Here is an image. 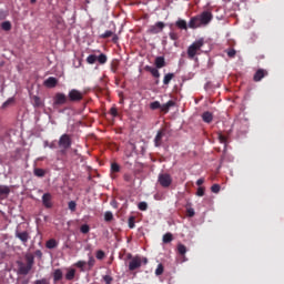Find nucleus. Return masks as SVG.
I'll return each mask as SVG.
<instances>
[{
    "label": "nucleus",
    "mask_w": 284,
    "mask_h": 284,
    "mask_svg": "<svg viewBox=\"0 0 284 284\" xmlns=\"http://www.w3.org/2000/svg\"><path fill=\"white\" fill-rule=\"evenodd\" d=\"M42 203L47 209L52 207V195L50 193H44L42 195Z\"/></svg>",
    "instance_id": "15"
},
{
    "label": "nucleus",
    "mask_w": 284,
    "mask_h": 284,
    "mask_svg": "<svg viewBox=\"0 0 284 284\" xmlns=\"http://www.w3.org/2000/svg\"><path fill=\"white\" fill-rule=\"evenodd\" d=\"M142 263H144V265H148V257H143Z\"/></svg>",
    "instance_id": "61"
},
{
    "label": "nucleus",
    "mask_w": 284,
    "mask_h": 284,
    "mask_svg": "<svg viewBox=\"0 0 284 284\" xmlns=\"http://www.w3.org/2000/svg\"><path fill=\"white\" fill-rule=\"evenodd\" d=\"M1 28L2 30H6L8 32L12 30V24L10 23V21H6V22H2Z\"/></svg>",
    "instance_id": "33"
},
{
    "label": "nucleus",
    "mask_w": 284,
    "mask_h": 284,
    "mask_svg": "<svg viewBox=\"0 0 284 284\" xmlns=\"http://www.w3.org/2000/svg\"><path fill=\"white\" fill-rule=\"evenodd\" d=\"M142 264H143L142 257L139 255L134 256L132 261H130L129 263L130 272H134V270H139V267H141Z\"/></svg>",
    "instance_id": "8"
},
{
    "label": "nucleus",
    "mask_w": 284,
    "mask_h": 284,
    "mask_svg": "<svg viewBox=\"0 0 284 284\" xmlns=\"http://www.w3.org/2000/svg\"><path fill=\"white\" fill-rule=\"evenodd\" d=\"M33 105L34 108H42L43 102L41 101V98H39L38 95L33 97Z\"/></svg>",
    "instance_id": "27"
},
{
    "label": "nucleus",
    "mask_w": 284,
    "mask_h": 284,
    "mask_svg": "<svg viewBox=\"0 0 284 284\" xmlns=\"http://www.w3.org/2000/svg\"><path fill=\"white\" fill-rule=\"evenodd\" d=\"M118 70H119V62H112L111 72H113V74H116Z\"/></svg>",
    "instance_id": "43"
},
{
    "label": "nucleus",
    "mask_w": 284,
    "mask_h": 284,
    "mask_svg": "<svg viewBox=\"0 0 284 284\" xmlns=\"http://www.w3.org/2000/svg\"><path fill=\"white\" fill-rule=\"evenodd\" d=\"M194 214H196L194 212V209H192V207L186 209V216H189V219L194 217Z\"/></svg>",
    "instance_id": "49"
},
{
    "label": "nucleus",
    "mask_w": 284,
    "mask_h": 284,
    "mask_svg": "<svg viewBox=\"0 0 284 284\" xmlns=\"http://www.w3.org/2000/svg\"><path fill=\"white\" fill-rule=\"evenodd\" d=\"M129 227L130 230H134L135 227L134 216L129 217Z\"/></svg>",
    "instance_id": "52"
},
{
    "label": "nucleus",
    "mask_w": 284,
    "mask_h": 284,
    "mask_svg": "<svg viewBox=\"0 0 284 284\" xmlns=\"http://www.w3.org/2000/svg\"><path fill=\"white\" fill-rule=\"evenodd\" d=\"M68 99L71 103H79V101H83V92L72 89L69 91Z\"/></svg>",
    "instance_id": "5"
},
{
    "label": "nucleus",
    "mask_w": 284,
    "mask_h": 284,
    "mask_svg": "<svg viewBox=\"0 0 284 284\" xmlns=\"http://www.w3.org/2000/svg\"><path fill=\"white\" fill-rule=\"evenodd\" d=\"M34 256H37L38 258H43V252H41V250H37L34 252Z\"/></svg>",
    "instance_id": "56"
},
{
    "label": "nucleus",
    "mask_w": 284,
    "mask_h": 284,
    "mask_svg": "<svg viewBox=\"0 0 284 284\" xmlns=\"http://www.w3.org/2000/svg\"><path fill=\"white\" fill-rule=\"evenodd\" d=\"M227 57H230V59H234L236 57V50L234 49H230L227 52H226Z\"/></svg>",
    "instance_id": "50"
},
{
    "label": "nucleus",
    "mask_w": 284,
    "mask_h": 284,
    "mask_svg": "<svg viewBox=\"0 0 284 284\" xmlns=\"http://www.w3.org/2000/svg\"><path fill=\"white\" fill-rule=\"evenodd\" d=\"M33 174L34 176H38V179H43V176H45V170L36 168Z\"/></svg>",
    "instance_id": "24"
},
{
    "label": "nucleus",
    "mask_w": 284,
    "mask_h": 284,
    "mask_svg": "<svg viewBox=\"0 0 284 284\" xmlns=\"http://www.w3.org/2000/svg\"><path fill=\"white\" fill-rule=\"evenodd\" d=\"M98 61V57L94 55V54H90L88 58H87V63H89L90 65H93V63H97Z\"/></svg>",
    "instance_id": "31"
},
{
    "label": "nucleus",
    "mask_w": 284,
    "mask_h": 284,
    "mask_svg": "<svg viewBox=\"0 0 284 284\" xmlns=\"http://www.w3.org/2000/svg\"><path fill=\"white\" fill-rule=\"evenodd\" d=\"M88 265V262L85 261H78L74 266L79 267L80 272H85V266Z\"/></svg>",
    "instance_id": "25"
},
{
    "label": "nucleus",
    "mask_w": 284,
    "mask_h": 284,
    "mask_svg": "<svg viewBox=\"0 0 284 284\" xmlns=\"http://www.w3.org/2000/svg\"><path fill=\"white\" fill-rule=\"evenodd\" d=\"M138 209L141 211V212H145L148 210V202H140L138 204Z\"/></svg>",
    "instance_id": "38"
},
{
    "label": "nucleus",
    "mask_w": 284,
    "mask_h": 284,
    "mask_svg": "<svg viewBox=\"0 0 284 284\" xmlns=\"http://www.w3.org/2000/svg\"><path fill=\"white\" fill-rule=\"evenodd\" d=\"M169 37L172 41H178L179 40V33H176V32H170Z\"/></svg>",
    "instance_id": "53"
},
{
    "label": "nucleus",
    "mask_w": 284,
    "mask_h": 284,
    "mask_svg": "<svg viewBox=\"0 0 284 284\" xmlns=\"http://www.w3.org/2000/svg\"><path fill=\"white\" fill-rule=\"evenodd\" d=\"M267 70H265V69H258L256 72H255V74H254V77H253V80L256 82V83H258V81H263V79H265V77H267Z\"/></svg>",
    "instance_id": "12"
},
{
    "label": "nucleus",
    "mask_w": 284,
    "mask_h": 284,
    "mask_svg": "<svg viewBox=\"0 0 284 284\" xmlns=\"http://www.w3.org/2000/svg\"><path fill=\"white\" fill-rule=\"evenodd\" d=\"M111 172H121V166L118 163H112Z\"/></svg>",
    "instance_id": "45"
},
{
    "label": "nucleus",
    "mask_w": 284,
    "mask_h": 284,
    "mask_svg": "<svg viewBox=\"0 0 284 284\" xmlns=\"http://www.w3.org/2000/svg\"><path fill=\"white\" fill-rule=\"evenodd\" d=\"M12 103H14V98H9L3 104L2 108L6 109L9 105H12Z\"/></svg>",
    "instance_id": "44"
},
{
    "label": "nucleus",
    "mask_w": 284,
    "mask_h": 284,
    "mask_svg": "<svg viewBox=\"0 0 284 284\" xmlns=\"http://www.w3.org/2000/svg\"><path fill=\"white\" fill-rule=\"evenodd\" d=\"M155 84L159 85V80L155 81Z\"/></svg>",
    "instance_id": "64"
},
{
    "label": "nucleus",
    "mask_w": 284,
    "mask_h": 284,
    "mask_svg": "<svg viewBox=\"0 0 284 284\" xmlns=\"http://www.w3.org/2000/svg\"><path fill=\"white\" fill-rule=\"evenodd\" d=\"M163 28H165L164 22H156L154 26H151L146 32L148 34H159L163 32Z\"/></svg>",
    "instance_id": "9"
},
{
    "label": "nucleus",
    "mask_w": 284,
    "mask_h": 284,
    "mask_svg": "<svg viewBox=\"0 0 284 284\" xmlns=\"http://www.w3.org/2000/svg\"><path fill=\"white\" fill-rule=\"evenodd\" d=\"M174 240L172 233H165L163 235V243H172V241Z\"/></svg>",
    "instance_id": "30"
},
{
    "label": "nucleus",
    "mask_w": 284,
    "mask_h": 284,
    "mask_svg": "<svg viewBox=\"0 0 284 284\" xmlns=\"http://www.w3.org/2000/svg\"><path fill=\"white\" fill-rule=\"evenodd\" d=\"M57 83H59V81L54 77H50L44 81L45 88H57Z\"/></svg>",
    "instance_id": "18"
},
{
    "label": "nucleus",
    "mask_w": 284,
    "mask_h": 284,
    "mask_svg": "<svg viewBox=\"0 0 284 284\" xmlns=\"http://www.w3.org/2000/svg\"><path fill=\"white\" fill-rule=\"evenodd\" d=\"M126 258H129V261H132V258H134V256H132V254L129 253V254L126 255Z\"/></svg>",
    "instance_id": "60"
},
{
    "label": "nucleus",
    "mask_w": 284,
    "mask_h": 284,
    "mask_svg": "<svg viewBox=\"0 0 284 284\" xmlns=\"http://www.w3.org/2000/svg\"><path fill=\"white\" fill-rule=\"evenodd\" d=\"M165 132L166 130L164 128L158 131L154 138L155 148H161V145H163V136H165Z\"/></svg>",
    "instance_id": "11"
},
{
    "label": "nucleus",
    "mask_w": 284,
    "mask_h": 284,
    "mask_svg": "<svg viewBox=\"0 0 284 284\" xmlns=\"http://www.w3.org/2000/svg\"><path fill=\"white\" fill-rule=\"evenodd\" d=\"M178 252H179V254H181V256H185V254L187 252V247L183 244H179L178 245Z\"/></svg>",
    "instance_id": "28"
},
{
    "label": "nucleus",
    "mask_w": 284,
    "mask_h": 284,
    "mask_svg": "<svg viewBox=\"0 0 284 284\" xmlns=\"http://www.w3.org/2000/svg\"><path fill=\"white\" fill-rule=\"evenodd\" d=\"M48 146L50 148V150H54V148H57V145H54V143H50Z\"/></svg>",
    "instance_id": "59"
},
{
    "label": "nucleus",
    "mask_w": 284,
    "mask_h": 284,
    "mask_svg": "<svg viewBox=\"0 0 284 284\" xmlns=\"http://www.w3.org/2000/svg\"><path fill=\"white\" fill-rule=\"evenodd\" d=\"M196 195L197 196H205V187L199 186Z\"/></svg>",
    "instance_id": "51"
},
{
    "label": "nucleus",
    "mask_w": 284,
    "mask_h": 284,
    "mask_svg": "<svg viewBox=\"0 0 284 284\" xmlns=\"http://www.w3.org/2000/svg\"><path fill=\"white\" fill-rule=\"evenodd\" d=\"M33 284H50V282L48 281V278H41L37 280Z\"/></svg>",
    "instance_id": "55"
},
{
    "label": "nucleus",
    "mask_w": 284,
    "mask_h": 284,
    "mask_svg": "<svg viewBox=\"0 0 284 284\" xmlns=\"http://www.w3.org/2000/svg\"><path fill=\"white\" fill-rule=\"evenodd\" d=\"M47 250H55V247H59V241L55 239H50L45 242Z\"/></svg>",
    "instance_id": "19"
},
{
    "label": "nucleus",
    "mask_w": 284,
    "mask_h": 284,
    "mask_svg": "<svg viewBox=\"0 0 284 284\" xmlns=\"http://www.w3.org/2000/svg\"><path fill=\"white\" fill-rule=\"evenodd\" d=\"M112 37V41L114 42V43H119V36H116L115 33H113V36H111Z\"/></svg>",
    "instance_id": "57"
},
{
    "label": "nucleus",
    "mask_w": 284,
    "mask_h": 284,
    "mask_svg": "<svg viewBox=\"0 0 284 284\" xmlns=\"http://www.w3.org/2000/svg\"><path fill=\"white\" fill-rule=\"evenodd\" d=\"M114 36V32L112 31H105L104 33H102L100 37L101 39H110V37H113Z\"/></svg>",
    "instance_id": "40"
},
{
    "label": "nucleus",
    "mask_w": 284,
    "mask_h": 284,
    "mask_svg": "<svg viewBox=\"0 0 284 284\" xmlns=\"http://www.w3.org/2000/svg\"><path fill=\"white\" fill-rule=\"evenodd\" d=\"M158 182L162 187H170L172 185V175L169 173L159 174Z\"/></svg>",
    "instance_id": "6"
},
{
    "label": "nucleus",
    "mask_w": 284,
    "mask_h": 284,
    "mask_svg": "<svg viewBox=\"0 0 284 284\" xmlns=\"http://www.w3.org/2000/svg\"><path fill=\"white\" fill-rule=\"evenodd\" d=\"M213 120H214V115L212 114V112L205 111L202 114V121H204V123H212Z\"/></svg>",
    "instance_id": "20"
},
{
    "label": "nucleus",
    "mask_w": 284,
    "mask_h": 284,
    "mask_svg": "<svg viewBox=\"0 0 284 284\" xmlns=\"http://www.w3.org/2000/svg\"><path fill=\"white\" fill-rule=\"evenodd\" d=\"M110 114H111V116L116 118V116H119V110L115 106H112L110 109Z\"/></svg>",
    "instance_id": "46"
},
{
    "label": "nucleus",
    "mask_w": 284,
    "mask_h": 284,
    "mask_svg": "<svg viewBox=\"0 0 284 284\" xmlns=\"http://www.w3.org/2000/svg\"><path fill=\"white\" fill-rule=\"evenodd\" d=\"M205 45V40L203 38L194 41L189 48H187V57L189 59H194L196 54H201V48Z\"/></svg>",
    "instance_id": "3"
},
{
    "label": "nucleus",
    "mask_w": 284,
    "mask_h": 284,
    "mask_svg": "<svg viewBox=\"0 0 284 284\" xmlns=\"http://www.w3.org/2000/svg\"><path fill=\"white\" fill-rule=\"evenodd\" d=\"M203 183H205V180H204V179H199V180L196 181V185H199V187H201V185H202Z\"/></svg>",
    "instance_id": "58"
},
{
    "label": "nucleus",
    "mask_w": 284,
    "mask_h": 284,
    "mask_svg": "<svg viewBox=\"0 0 284 284\" xmlns=\"http://www.w3.org/2000/svg\"><path fill=\"white\" fill-rule=\"evenodd\" d=\"M211 191L214 193V194H219V192H221V185L219 184H213L211 186Z\"/></svg>",
    "instance_id": "42"
},
{
    "label": "nucleus",
    "mask_w": 284,
    "mask_h": 284,
    "mask_svg": "<svg viewBox=\"0 0 284 284\" xmlns=\"http://www.w3.org/2000/svg\"><path fill=\"white\" fill-rule=\"evenodd\" d=\"M26 261H27V265L21 264L18 268V274H21L22 276H28V274H30V271L34 265V255L32 254L26 255Z\"/></svg>",
    "instance_id": "4"
},
{
    "label": "nucleus",
    "mask_w": 284,
    "mask_h": 284,
    "mask_svg": "<svg viewBox=\"0 0 284 284\" xmlns=\"http://www.w3.org/2000/svg\"><path fill=\"white\" fill-rule=\"evenodd\" d=\"M174 79V73H168L164 75L163 83L164 85H170V82Z\"/></svg>",
    "instance_id": "26"
},
{
    "label": "nucleus",
    "mask_w": 284,
    "mask_h": 284,
    "mask_svg": "<svg viewBox=\"0 0 284 284\" xmlns=\"http://www.w3.org/2000/svg\"><path fill=\"white\" fill-rule=\"evenodd\" d=\"M155 67L161 70V68H165V58L164 57H158L155 58Z\"/></svg>",
    "instance_id": "21"
},
{
    "label": "nucleus",
    "mask_w": 284,
    "mask_h": 284,
    "mask_svg": "<svg viewBox=\"0 0 284 284\" xmlns=\"http://www.w3.org/2000/svg\"><path fill=\"white\" fill-rule=\"evenodd\" d=\"M98 62L103 65L104 63H108V55H105V53H101L99 57H98Z\"/></svg>",
    "instance_id": "29"
},
{
    "label": "nucleus",
    "mask_w": 284,
    "mask_h": 284,
    "mask_svg": "<svg viewBox=\"0 0 284 284\" xmlns=\"http://www.w3.org/2000/svg\"><path fill=\"white\" fill-rule=\"evenodd\" d=\"M10 196V186L0 185V201H3Z\"/></svg>",
    "instance_id": "14"
},
{
    "label": "nucleus",
    "mask_w": 284,
    "mask_h": 284,
    "mask_svg": "<svg viewBox=\"0 0 284 284\" xmlns=\"http://www.w3.org/2000/svg\"><path fill=\"white\" fill-rule=\"evenodd\" d=\"M123 180L125 181V183H134V176L130 173H125L123 175Z\"/></svg>",
    "instance_id": "32"
},
{
    "label": "nucleus",
    "mask_w": 284,
    "mask_h": 284,
    "mask_svg": "<svg viewBox=\"0 0 284 284\" xmlns=\"http://www.w3.org/2000/svg\"><path fill=\"white\" fill-rule=\"evenodd\" d=\"M16 239H19L22 245H28V241L31 239L30 232L16 230Z\"/></svg>",
    "instance_id": "7"
},
{
    "label": "nucleus",
    "mask_w": 284,
    "mask_h": 284,
    "mask_svg": "<svg viewBox=\"0 0 284 284\" xmlns=\"http://www.w3.org/2000/svg\"><path fill=\"white\" fill-rule=\"evenodd\" d=\"M74 276H77V270L70 268L65 274L67 281H74Z\"/></svg>",
    "instance_id": "22"
},
{
    "label": "nucleus",
    "mask_w": 284,
    "mask_h": 284,
    "mask_svg": "<svg viewBox=\"0 0 284 284\" xmlns=\"http://www.w3.org/2000/svg\"><path fill=\"white\" fill-rule=\"evenodd\" d=\"M31 1V3H37V0H30Z\"/></svg>",
    "instance_id": "63"
},
{
    "label": "nucleus",
    "mask_w": 284,
    "mask_h": 284,
    "mask_svg": "<svg viewBox=\"0 0 284 284\" xmlns=\"http://www.w3.org/2000/svg\"><path fill=\"white\" fill-rule=\"evenodd\" d=\"M164 270L165 268H164L163 264H159L155 270V276H161V274H163Z\"/></svg>",
    "instance_id": "37"
},
{
    "label": "nucleus",
    "mask_w": 284,
    "mask_h": 284,
    "mask_svg": "<svg viewBox=\"0 0 284 284\" xmlns=\"http://www.w3.org/2000/svg\"><path fill=\"white\" fill-rule=\"evenodd\" d=\"M103 281L105 284H112V281H114V280L110 275H104Z\"/></svg>",
    "instance_id": "54"
},
{
    "label": "nucleus",
    "mask_w": 284,
    "mask_h": 284,
    "mask_svg": "<svg viewBox=\"0 0 284 284\" xmlns=\"http://www.w3.org/2000/svg\"><path fill=\"white\" fill-rule=\"evenodd\" d=\"M114 219V215L112 214V212L106 211L104 213V221H106L108 223H110V221H112Z\"/></svg>",
    "instance_id": "35"
},
{
    "label": "nucleus",
    "mask_w": 284,
    "mask_h": 284,
    "mask_svg": "<svg viewBox=\"0 0 284 284\" xmlns=\"http://www.w3.org/2000/svg\"><path fill=\"white\" fill-rule=\"evenodd\" d=\"M80 232L82 234H88L90 232V225L88 224H83L81 227H80Z\"/></svg>",
    "instance_id": "41"
},
{
    "label": "nucleus",
    "mask_w": 284,
    "mask_h": 284,
    "mask_svg": "<svg viewBox=\"0 0 284 284\" xmlns=\"http://www.w3.org/2000/svg\"><path fill=\"white\" fill-rule=\"evenodd\" d=\"M69 210H71V212H77V202L70 201L69 202Z\"/></svg>",
    "instance_id": "48"
},
{
    "label": "nucleus",
    "mask_w": 284,
    "mask_h": 284,
    "mask_svg": "<svg viewBox=\"0 0 284 284\" xmlns=\"http://www.w3.org/2000/svg\"><path fill=\"white\" fill-rule=\"evenodd\" d=\"M175 26L180 29V30H187V22L185 20H178L175 22Z\"/></svg>",
    "instance_id": "23"
},
{
    "label": "nucleus",
    "mask_w": 284,
    "mask_h": 284,
    "mask_svg": "<svg viewBox=\"0 0 284 284\" xmlns=\"http://www.w3.org/2000/svg\"><path fill=\"white\" fill-rule=\"evenodd\" d=\"M217 139H219L220 143H224V144L227 143V136H225L222 133L219 134Z\"/></svg>",
    "instance_id": "47"
},
{
    "label": "nucleus",
    "mask_w": 284,
    "mask_h": 284,
    "mask_svg": "<svg viewBox=\"0 0 284 284\" xmlns=\"http://www.w3.org/2000/svg\"><path fill=\"white\" fill-rule=\"evenodd\" d=\"M214 19V16L210 11H203L201 14L194 16L189 21V28L191 30H196V28H201L202 26H209L211 21Z\"/></svg>",
    "instance_id": "1"
},
{
    "label": "nucleus",
    "mask_w": 284,
    "mask_h": 284,
    "mask_svg": "<svg viewBox=\"0 0 284 284\" xmlns=\"http://www.w3.org/2000/svg\"><path fill=\"white\" fill-rule=\"evenodd\" d=\"M68 103V95L65 93H57L53 98V105H65Z\"/></svg>",
    "instance_id": "10"
},
{
    "label": "nucleus",
    "mask_w": 284,
    "mask_h": 284,
    "mask_svg": "<svg viewBox=\"0 0 284 284\" xmlns=\"http://www.w3.org/2000/svg\"><path fill=\"white\" fill-rule=\"evenodd\" d=\"M98 261H103L105 258V252H103L102 250H99L95 254Z\"/></svg>",
    "instance_id": "39"
},
{
    "label": "nucleus",
    "mask_w": 284,
    "mask_h": 284,
    "mask_svg": "<svg viewBox=\"0 0 284 284\" xmlns=\"http://www.w3.org/2000/svg\"><path fill=\"white\" fill-rule=\"evenodd\" d=\"M30 282L28 280H24L21 282V284H29Z\"/></svg>",
    "instance_id": "62"
},
{
    "label": "nucleus",
    "mask_w": 284,
    "mask_h": 284,
    "mask_svg": "<svg viewBox=\"0 0 284 284\" xmlns=\"http://www.w3.org/2000/svg\"><path fill=\"white\" fill-rule=\"evenodd\" d=\"M52 275H53V283H59V281L63 280V271H61V268H55Z\"/></svg>",
    "instance_id": "16"
},
{
    "label": "nucleus",
    "mask_w": 284,
    "mask_h": 284,
    "mask_svg": "<svg viewBox=\"0 0 284 284\" xmlns=\"http://www.w3.org/2000/svg\"><path fill=\"white\" fill-rule=\"evenodd\" d=\"M150 109L151 110H161V102H159V101L151 102Z\"/></svg>",
    "instance_id": "34"
},
{
    "label": "nucleus",
    "mask_w": 284,
    "mask_h": 284,
    "mask_svg": "<svg viewBox=\"0 0 284 284\" xmlns=\"http://www.w3.org/2000/svg\"><path fill=\"white\" fill-rule=\"evenodd\" d=\"M174 105H176V103L173 100H170L166 103L161 104L160 112H163V114H168V112H170V108H174Z\"/></svg>",
    "instance_id": "13"
},
{
    "label": "nucleus",
    "mask_w": 284,
    "mask_h": 284,
    "mask_svg": "<svg viewBox=\"0 0 284 284\" xmlns=\"http://www.w3.org/2000/svg\"><path fill=\"white\" fill-rule=\"evenodd\" d=\"M58 145L60 148L59 154L65 156L68 154V150L72 148V136L68 133L62 134L58 141Z\"/></svg>",
    "instance_id": "2"
},
{
    "label": "nucleus",
    "mask_w": 284,
    "mask_h": 284,
    "mask_svg": "<svg viewBox=\"0 0 284 284\" xmlns=\"http://www.w3.org/2000/svg\"><path fill=\"white\" fill-rule=\"evenodd\" d=\"M94 263H97V260H94V256H89V261L87 263L89 270H92L94 267Z\"/></svg>",
    "instance_id": "36"
},
{
    "label": "nucleus",
    "mask_w": 284,
    "mask_h": 284,
    "mask_svg": "<svg viewBox=\"0 0 284 284\" xmlns=\"http://www.w3.org/2000/svg\"><path fill=\"white\" fill-rule=\"evenodd\" d=\"M144 70L146 72H150L152 74V77H154L155 79H160L161 73L159 72V70L156 68H152L150 65H145Z\"/></svg>",
    "instance_id": "17"
}]
</instances>
